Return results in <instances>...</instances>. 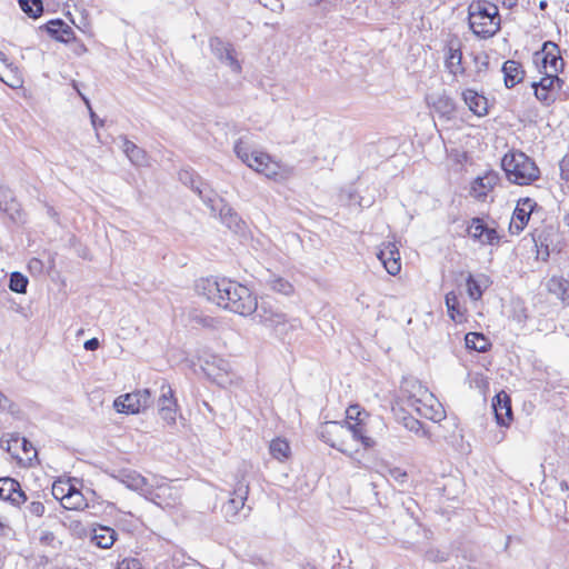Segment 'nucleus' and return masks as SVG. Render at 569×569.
Returning <instances> with one entry per match:
<instances>
[{"label":"nucleus","mask_w":569,"mask_h":569,"mask_svg":"<svg viewBox=\"0 0 569 569\" xmlns=\"http://www.w3.org/2000/svg\"><path fill=\"white\" fill-rule=\"evenodd\" d=\"M197 289L209 301L240 316H250L257 309V298L249 288L228 278L202 279Z\"/></svg>","instance_id":"f257e3e1"},{"label":"nucleus","mask_w":569,"mask_h":569,"mask_svg":"<svg viewBox=\"0 0 569 569\" xmlns=\"http://www.w3.org/2000/svg\"><path fill=\"white\" fill-rule=\"evenodd\" d=\"M180 180L186 184H190L191 189L210 208L213 214L218 211L223 224L234 231L241 230L243 221L240 216L228 203L218 198L216 192L200 177L184 171L180 174Z\"/></svg>","instance_id":"f03ea898"},{"label":"nucleus","mask_w":569,"mask_h":569,"mask_svg":"<svg viewBox=\"0 0 569 569\" xmlns=\"http://www.w3.org/2000/svg\"><path fill=\"white\" fill-rule=\"evenodd\" d=\"M349 435L355 440L360 441L366 449L376 445V441L366 435V430L359 423H351L348 420L345 422L327 421L319 429V437L326 443L345 455L351 456L345 441V438Z\"/></svg>","instance_id":"7ed1b4c3"},{"label":"nucleus","mask_w":569,"mask_h":569,"mask_svg":"<svg viewBox=\"0 0 569 569\" xmlns=\"http://www.w3.org/2000/svg\"><path fill=\"white\" fill-rule=\"evenodd\" d=\"M469 27L473 33L483 39L495 36L500 30L498 7L485 0L469 4Z\"/></svg>","instance_id":"20e7f679"},{"label":"nucleus","mask_w":569,"mask_h":569,"mask_svg":"<svg viewBox=\"0 0 569 569\" xmlns=\"http://www.w3.org/2000/svg\"><path fill=\"white\" fill-rule=\"evenodd\" d=\"M507 179L515 184L528 186L540 177L536 162L519 150L509 151L501 160Z\"/></svg>","instance_id":"39448f33"},{"label":"nucleus","mask_w":569,"mask_h":569,"mask_svg":"<svg viewBox=\"0 0 569 569\" xmlns=\"http://www.w3.org/2000/svg\"><path fill=\"white\" fill-rule=\"evenodd\" d=\"M253 313L261 325L272 329L278 336H284L300 326L297 319H289L277 303L269 299H261L260 303L257 302Z\"/></svg>","instance_id":"423d86ee"},{"label":"nucleus","mask_w":569,"mask_h":569,"mask_svg":"<svg viewBox=\"0 0 569 569\" xmlns=\"http://www.w3.org/2000/svg\"><path fill=\"white\" fill-rule=\"evenodd\" d=\"M144 498L162 509H170L179 503L180 492L163 478L153 477Z\"/></svg>","instance_id":"0eeeda50"},{"label":"nucleus","mask_w":569,"mask_h":569,"mask_svg":"<svg viewBox=\"0 0 569 569\" xmlns=\"http://www.w3.org/2000/svg\"><path fill=\"white\" fill-rule=\"evenodd\" d=\"M152 403V397L149 389L138 390L116 398L114 409L120 413L134 415L149 408Z\"/></svg>","instance_id":"6e6552de"},{"label":"nucleus","mask_w":569,"mask_h":569,"mask_svg":"<svg viewBox=\"0 0 569 569\" xmlns=\"http://www.w3.org/2000/svg\"><path fill=\"white\" fill-rule=\"evenodd\" d=\"M402 396L401 402L405 409L412 410L418 413V408H426L428 398L427 395H432L419 381H406L401 388Z\"/></svg>","instance_id":"1a4fd4ad"},{"label":"nucleus","mask_w":569,"mask_h":569,"mask_svg":"<svg viewBox=\"0 0 569 569\" xmlns=\"http://www.w3.org/2000/svg\"><path fill=\"white\" fill-rule=\"evenodd\" d=\"M248 495L249 485L244 481H239L233 489L232 497L222 506L221 509L228 521L234 522L241 518V511L244 509Z\"/></svg>","instance_id":"9d476101"},{"label":"nucleus","mask_w":569,"mask_h":569,"mask_svg":"<svg viewBox=\"0 0 569 569\" xmlns=\"http://www.w3.org/2000/svg\"><path fill=\"white\" fill-rule=\"evenodd\" d=\"M563 80L556 74H545L538 82H532L536 98L545 106H550L557 99V88L560 89Z\"/></svg>","instance_id":"9b49d317"},{"label":"nucleus","mask_w":569,"mask_h":569,"mask_svg":"<svg viewBox=\"0 0 569 569\" xmlns=\"http://www.w3.org/2000/svg\"><path fill=\"white\" fill-rule=\"evenodd\" d=\"M468 236L482 246H496L500 236L495 228L489 227L482 218L475 217L467 227Z\"/></svg>","instance_id":"f8f14e48"},{"label":"nucleus","mask_w":569,"mask_h":569,"mask_svg":"<svg viewBox=\"0 0 569 569\" xmlns=\"http://www.w3.org/2000/svg\"><path fill=\"white\" fill-rule=\"evenodd\" d=\"M210 48L213 54L232 71L240 72L241 66L236 57V51L230 43L219 38L210 39Z\"/></svg>","instance_id":"ddd939ff"},{"label":"nucleus","mask_w":569,"mask_h":569,"mask_svg":"<svg viewBox=\"0 0 569 569\" xmlns=\"http://www.w3.org/2000/svg\"><path fill=\"white\" fill-rule=\"evenodd\" d=\"M542 58L541 63L542 68L545 70V74H556L558 76V72L563 67V60L559 56V48L553 42H545L541 51Z\"/></svg>","instance_id":"4468645a"},{"label":"nucleus","mask_w":569,"mask_h":569,"mask_svg":"<svg viewBox=\"0 0 569 569\" xmlns=\"http://www.w3.org/2000/svg\"><path fill=\"white\" fill-rule=\"evenodd\" d=\"M0 498L10 501L13 506H20L27 500L20 483L13 478H0Z\"/></svg>","instance_id":"2eb2a0df"},{"label":"nucleus","mask_w":569,"mask_h":569,"mask_svg":"<svg viewBox=\"0 0 569 569\" xmlns=\"http://www.w3.org/2000/svg\"><path fill=\"white\" fill-rule=\"evenodd\" d=\"M377 257L381 261V263L383 264L389 274L396 276L400 272V253L395 243H383Z\"/></svg>","instance_id":"dca6fc26"},{"label":"nucleus","mask_w":569,"mask_h":569,"mask_svg":"<svg viewBox=\"0 0 569 569\" xmlns=\"http://www.w3.org/2000/svg\"><path fill=\"white\" fill-rule=\"evenodd\" d=\"M114 478L128 489L137 491L141 496L146 497L150 480L141 476L139 472L134 470H121L114 476Z\"/></svg>","instance_id":"f3484780"},{"label":"nucleus","mask_w":569,"mask_h":569,"mask_svg":"<svg viewBox=\"0 0 569 569\" xmlns=\"http://www.w3.org/2000/svg\"><path fill=\"white\" fill-rule=\"evenodd\" d=\"M492 409L497 423L505 427L509 426L512 420L511 400L505 391L495 396L492 399Z\"/></svg>","instance_id":"a211bd4d"},{"label":"nucleus","mask_w":569,"mask_h":569,"mask_svg":"<svg viewBox=\"0 0 569 569\" xmlns=\"http://www.w3.org/2000/svg\"><path fill=\"white\" fill-rule=\"evenodd\" d=\"M500 181L498 172L489 171L483 177H478L471 186V194L477 199H483Z\"/></svg>","instance_id":"6ab92c4d"},{"label":"nucleus","mask_w":569,"mask_h":569,"mask_svg":"<svg viewBox=\"0 0 569 569\" xmlns=\"http://www.w3.org/2000/svg\"><path fill=\"white\" fill-rule=\"evenodd\" d=\"M44 28L53 39L63 43H69L76 38L72 28L61 19L50 20Z\"/></svg>","instance_id":"aec40b11"},{"label":"nucleus","mask_w":569,"mask_h":569,"mask_svg":"<svg viewBox=\"0 0 569 569\" xmlns=\"http://www.w3.org/2000/svg\"><path fill=\"white\" fill-rule=\"evenodd\" d=\"M246 164L254 171L266 174L267 177L277 174L276 167L271 162L270 156L261 151H252L251 160L246 162Z\"/></svg>","instance_id":"412c9836"},{"label":"nucleus","mask_w":569,"mask_h":569,"mask_svg":"<svg viewBox=\"0 0 569 569\" xmlns=\"http://www.w3.org/2000/svg\"><path fill=\"white\" fill-rule=\"evenodd\" d=\"M462 98L469 110L476 116L482 117L487 114L488 101L486 97L479 94L475 90L467 89L462 92Z\"/></svg>","instance_id":"4be33fe9"},{"label":"nucleus","mask_w":569,"mask_h":569,"mask_svg":"<svg viewBox=\"0 0 569 569\" xmlns=\"http://www.w3.org/2000/svg\"><path fill=\"white\" fill-rule=\"evenodd\" d=\"M502 72L507 88H513L521 82L525 77V70L521 63L515 60L506 61L502 66Z\"/></svg>","instance_id":"5701e85b"},{"label":"nucleus","mask_w":569,"mask_h":569,"mask_svg":"<svg viewBox=\"0 0 569 569\" xmlns=\"http://www.w3.org/2000/svg\"><path fill=\"white\" fill-rule=\"evenodd\" d=\"M426 397L429 402H427L426 408H418V415L433 422L441 421L446 417L442 405L433 395H427Z\"/></svg>","instance_id":"b1692460"},{"label":"nucleus","mask_w":569,"mask_h":569,"mask_svg":"<svg viewBox=\"0 0 569 569\" xmlns=\"http://www.w3.org/2000/svg\"><path fill=\"white\" fill-rule=\"evenodd\" d=\"M426 397L429 402H427L426 408H418V415L433 422L441 421L446 417L442 405L433 395H427Z\"/></svg>","instance_id":"393cba45"},{"label":"nucleus","mask_w":569,"mask_h":569,"mask_svg":"<svg viewBox=\"0 0 569 569\" xmlns=\"http://www.w3.org/2000/svg\"><path fill=\"white\" fill-rule=\"evenodd\" d=\"M61 503L63 508L69 510H82L88 507L82 492L73 486H68L66 493L61 496Z\"/></svg>","instance_id":"a878e982"},{"label":"nucleus","mask_w":569,"mask_h":569,"mask_svg":"<svg viewBox=\"0 0 569 569\" xmlns=\"http://www.w3.org/2000/svg\"><path fill=\"white\" fill-rule=\"evenodd\" d=\"M446 68L453 76L465 73V68L462 67V52L459 47H455L453 44L448 47Z\"/></svg>","instance_id":"bb28decb"},{"label":"nucleus","mask_w":569,"mask_h":569,"mask_svg":"<svg viewBox=\"0 0 569 569\" xmlns=\"http://www.w3.org/2000/svg\"><path fill=\"white\" fill-rule=\"evenodd\" d=\"M116 531L112 528L100 526L93 529L92 541L102 549L110 548L116 541Z\"/></svg>","instance_id":"cd10ccee"},{"label":"nucleus","mask_w":569,"mask_h":569,"mask_svg":"<svg viewBox=\"0 0 569 569\" xmlns=\"http://www.w3.org/2000/svg\"><path fill=\"white\" fill-rule=\"evenodd\" d=\"M488 287V279L486 276L481 274L478 277H475L472 274H469L467 278V292L470 299L472 300H479L482 295L483 290Z\"/></svg>","instance_id":"c85d7f7f"},{"label":"nucleus","mask_w":569,"mask_h":569,"mask_svg":"<svg viewBox=\"0 0 569 569\" xmlns=\"http://www.w3.org/2000/svg\"><path fill=\"white\" fill-rule=\"evenodd\" d=\"M0 210L6 212L11 219L19 213L20 206L7 188H0Z\"/></svg>","instance_id":"c756f323"},{"label":"nucleus","mask_w":569,"mask_h":569,"mask_svg":"<svg viewBox=\"0 0 569 569\" xmlns=\"http://www.w3.org/2000/svg\"><path fill=\"white\" fill-rule=\"evenodd\" d=\"M548 289L562 302L569 303V281L561 277H552L548 281Z\"/></svg>","instance_id":"7c9ffc66"},{"label":"nucleus","mask_w":569,"mask_h":569,"mask_svg":"<svg viewBox=\"0 0 569 569\" xmlns=\"http://www.w3.org/2000/svg\"><path fill=\"white\" fill-rule=\"evenodd\" d=\"M448 315L457 323L465 321V312L460 307L459 300L453 291L448 292L445 298Z\"/></svg>","instance_id":"2f4dec72"},{"label":"nucleus","mask_w":569,"mask_h":569,"mask_svg":"<svg viewBox=\"0 0 569 569\" xmlns=\"http://www.w3.org/2000/svg\"><path fill=\"white\" fill-rule=\"evenodd\" d=\"M122 150L133 164L141 166L146 162V152L127 138L122 139Z\"/></svg>","instance_id":"473e14b6"},{"label":"nucleus","mask_w":569,"mask_h":569,"mask_svg":"<svg viewBox=\"0 0 569 569\" xmlns=\"http://www.w3.org/2000/svg\"><path fill=\"white\" fill-rule=\"evenodd\" d=\"M466 347L479 352H486L490 348V341L480 332H468L465 337Z\"/></svg>","instance_id":"72a5a7b5"},{"label":"nucleus","mask_w":569,"mask_h":569,"mask_svg":"<svg viewBox=\"0 0 569 569\" xmlns=\"http://www.w3.org/2000/svg\"><path fill=\"white\" fill-rule=\"evenodd\" d=\"M530 216L531 214L528 211H525V209L516 207L509 224L510 232L512 234H519L527 226Z\"/></svg>","instance_id":"f704fd0d"},{"label":"nucleus","mask_w":569,"mask_h":569,"mask_svg":"<svg viewBox=\"0 0 569 569\" xmlns=\"http://www.w3.org/2000/svg\"><path fill=\"white\" fill-rule=\"evenodd\" d=\"M269 450L274 459L283 461L289 457L290 446L284 439L277 438L270 442Z\"/></svg>","instance_id":"c9c22d12"},{"label":"nucleus","mask_w":569,"mask_h":569,"mask_svg":"<svg viewBox=\"0 0 569 569\" xmlns=\"http://www.w3.org/2000/svg\"><path fill=\"white\" fill-rule=\"evenodd\" d=\"M267 283L271 290L278 293L289 296L293 292V286L288 280L281 277L272 274L267 280Z\"/></svg>","instance_id":"e433bc0d"},{"label":"nucleus","mask_w":569,"mask_h":569,"mask_svg":"<svg viewBox=\"0 0 569 569\" xmlns=\"http://www.w3.org/2000/svg\"><path fill=\"white\" fill-rule=\"evenodd\" d=\"M20 9L30 18L37 19L43 12L42 0H19Z\"/></svg>","instance_id":"4c0bfd02"},{"label":"nucleus","mask_w":569,"mask_h":569,"mask_svg":"<svg viewBox=\"0 0 569 569\" xmlns=\"http://www.w3.org/2000/svg\"><path fill=\"white\" fill-rule=\"evenodd\" d=\"M431 104L441 116H450L455 110V103L452 99L445 94L438 96L436 99H433Z\"/></svg>","instance_id":"58836bf2"},{"label":"nucleus","mask_w":569,"mask_h":569,"mask_svg":"<svg viewBox=\"0 0 569 569\" xmlns=\"http://www.w3.org/2000/svg\"><path fill=\"white\" fill-rule=\"evenodd\" d=\"M28 278L21 272L14 271L10 274L9 289L17 293H26L28 287Z\"/></svg>","instance_id":"ea45409f"},{"label":"nucleus","mask_w":569,"mask_h":569,"mask_svg":"<svg viewBox=\"0 0 569 569\" xmlns=\"http://www.w3.org/2000/svg\"><path fill=\"white\" fill-rule=\"evenodd\" d=\"M177 407L173 391L168 383H162L161 395L158 399V409Z\"/></svg>","instance_id":"a19ab883"},{"label":"nucleus","mask_w":569,"mask_h":569,"mask_svg":"<svg viewBox=\"0 0 569 569\" xmlns=\"http://www.w3.org/2000/svg\"><path fill=\"white\" fill-rule=\"evenodd\" d=\"M403 426L411 432L425 438H430L429 431L423 427V425L415 419L413 417H403L402 419Z\"/></svg>","instance_id":"79ce46f5"},{"label":"nucleus","mask_w":569,"mask_h":569,"mask_svg":"<svg viewBox=\"0 0 569 569\" xmlns=\"http://www.w3.org/2000/svg\"><path fill=\"white\" fill-rule=\"evenodd\" d=\"M19 442L20 437L18 433H9L0 439V447L7 452H9L12 457L18 458L16 448L19 445Z\"/></svg>","instance_id":"37998d69"},{"label":"nucleus","mask_w":569,"mask_h":569,"mask_svg":"<svg viewBox=\"0 0 569 569\" xmlns=\"http://www.w3.org/2000/svg\"><path fill=\"white\" fill-rule=\"evenodd\" d=\"M234 153L237 157L243 162H249L251 160V150L250 147L243 139H239L233 147Z\"/></svg>","instance_id":"c03bdc74"},{"label":"nucleus","mask_w":569,"mask_h":569,"mask_svg":"<svg viewBox=\"0 0 569 569\" xmlns=\"http://www.w3.org/2000/svg\"><path fill=\"white\" fill-rule=\"evenodd\" d=\"M0 398H1L0 399V410L1 411H7L8 413H10L13 417H19L20 416L21 411H20V408H19V406L17 403L11 401L3 393H1Z\"/></svg>","instance_id":"a18cd8bd"},{"label":"nucleus","mask_w":569,"mask_h":569,"mask_svg":"<svg viewBox=\"0 0 569 569\" xmlns=\"http://www.w3.org/2000/svg\"><path fill=\"white\" fill-rule=\"evenodd\" d=\"M346 413H347L348 420H356L355 423H359L361 426V428L365 430L362 416L367 417L368 415H367V412L361 410L360 406H358V405L350 406L347 409Z\"/></svg>","instance_id":"49530a36"},{"label":"nucleus","mask_w":569,"mask_h":569,"mask_svg":"<svg viewBox=\"0 0 569 569\" xmlns=\"http://www.w3.org/2000/svg\"><path fill=\"white\" fill-rule=\"evenodd\" d=\"M159 416L163 421L168 425H173L176 422V407L173 408H162L158 409Z\"/></svg>","instance_id":"de8ad7c7"},{"label":"nucleus","mask_w":569,"mask_h":569,"mask_svg":"<svg viewBox=\"0 0 569 569\" xmlns=\"http://www.w3.org/2000/svg\"><path fill=\"white\" fill-rule=\"evenodd\" d=\"M427 559L432 562H445L448 560V553L440 550H429L426 555Z\"/></svg>","instance_id":"09e8293b"},{"label":"nucleus","mask_w":569,"mask_h":569,"mask_svg":"<svg viewBox=\"0 0 569 569\" xmlns=\"http://www.w3.org/2000/svg\"><path fill=\"white\" fill-rule=\"evenodd\" d=\"M27 510L31 516L41 517L44 513V505L40 501H32L27 506Z\"/></svg>","instance_id":"8fccbe9b"},{"label":"nucleus","mask_w":569,"mask_h":569,"mask_svg":"<svg viewBox=\"0 0 569 569\" xmlns=\"http://www.w3.org/2000/svg\"><path fill=\"white\" fill-rule=\"evenodd\" d=\"M389 476L397 482L403 483L407 479V472L401 468L395 467L389 469Z\"/></svg>","instance_id":"3c124183"},{"label":"nucleus","mask_w":569,"mask_h":569,"mask_svg":"<svg viewBox=\"0 0 569 569\" xmlns=\"http://www.w3.org/2000/svg\"><path fill=\"white\" fill-rule=\"evenodd\" d=\"M517 207L525 209V211H528L531 214L533 209L537 207V202L531 198H521L519 199Z\"/></svg>","instance_id":"603ef678"},{"label":"nucleus","mask_w":569,"mask_h":569,"mask_svg":"<svg viewBox=\"0 0 569 569\" xmlns=\"http://www.w3.org/2000/svg\"><path fill=\"white\" fill-rule=\"evenodd\" d=\"M68 486H72L68 482H58L52 486V495L56 499L61 500V496L66 493Z\"/></svg>","instance_id":"864d4df0"},{"label":"nucleus","mask_w":569,"mask_h":569,"mask_svg":"<svg viewBox=\"0 0 569 569\" xmlns=\"http://www.w3.org/2000/svg\"><path fill=\"white\" fill-rule=\"evenodd\" d=\"M54 539L56 537L51 531H42L39 538L42 545H51Z\"/></svg>","instance_id":"5fc2aeb1"},{"label":"nucleus","mask_w":569,"mask_h":569,"mask_svg":"<svg viewBox=\"0 0 569 569\" xmlns=\"http://www.w3.org/2000/svg\"><path fill=\"white\" fill-rule=\"evenodd\" d=\"M19 445L21 446V449L23 450V452H24L26 455H28V453H29V452H31V451H33V455H34V456L37 455L36 450L33 449L32 443H31L28 439H26V438H20V442H19Z\"/></svg>","instance_id":"6e6d98bb"},{"label":"nucleus","mask_w":569,"mask_h":569,"mask_svg":"<svg viewBox=\"0 0 569 569\" xmlns=\"http://www.w3.org/2000/svg\"><path fill=\"white\" fill-rule=\"evenodd\" d=\"M260 1L264 7H269L273 11L283 8V4L280 2V0H260Z\"/></svg>","instance_id":"4d7b16f0"},{"label":"nucleus","mask_w":569,"mask_h":569,"mask_svg":"<svg viewBox=\"0 0 569 569\" xmlns=\"http://www.w3.org/2000/svg\"><path fill=\"white\" fill-rule=\"evenodd\" d=\"M100 346V342L97 338H91L89 340H87L83 345L84 349L88 350V351H93V350H97Z\"/></svg>","instance_id":"13d9d810"},{"label":"nucleus","mask_w":569,"mask_h":569,"mask_svg":"<svg viewBox=\"0 0 569 569\" xmlns=\"http://www.w3.org/2000/svg\"><path fill=\"white\" fill-rule=\"evenodd\" d=\"M123 569H140V565L137 560H132L130 562L122 561Z\"/></svg>","instance_id":"bf43d9fd"},{"label":"nucleus","mask_w":569,"mask_h":569,"mask_svg":"<svg viewBox=\"0 0 569 569\" xmlns=\"http://www.w3.org/2000/svg\"><path fill=\"white\" fill-rule=\"evenodd\" d=\"M503 4L507 7V8H512L513 6L517 4V0H505L503 1Z\"/></svg>","instance_id":"052dcab7"},{"label":"nucleus","mask_w":569,"mask_h":569,"mask_svg":"<svg viewBox=\"0 0 569 569\" xmlns=\"http://www.w3.org/2000/svg\"><path fill=\"white\" fill-rule=\"evenodd\" d=\"M218 361H219V369L226 371L227 367H228V363L224 360H222V359H219Z\"/></svg>","instance_id":"680f3d73"},{"label":"nucleus","mask_w":569,"mask_h":569,"mask_svg":"<svg viewBox=\"0 0 569 569\" xmlns=\"http://www.w3.org/2000/svg\"><path fill=\"white\" fill-rule=\"evenodd\" d=\"M90 117H91V121H92L93 127H96L97 117H96V113L92 110L90 111Z\"/></svg>","instance_id":"e2e57ef3"},{"label":"nucleus","mask_w":569,"mask_h":569,"mask_svg":"<svg viewBox=\"0 0 569 569\" xmlns=\"http://www.w3.org/2000/svg\"><path fill=\"white\" fill-rule=\"evenodd\" d=\"M0 61H2L3 63H7V61H8L7 56L1 51H0Z\"/></svg>","instance_id":"0e129e2a"},{"label":"nucleus","mask_w":569,"mask_h":569,"mask_svg":"<svg viewBox=\"0 0 569 569\" xmlns=\"http://www.w3.org/2000/svg\"><path fill=\"white\" fill-rule=\"evenodd\" d=\"M48 214L51 216V217L56 216V211L53 210L52 207H48Z\"/></svg>","instance_id":"69168bd1"},{"label":"nucleus","mask_w":569,"mask_h":569,"mask_svg":"<svg viewBox=\"0 0 569 569\" xmlns=\"http://www.w3.org/2000/svg\"><path fill=\"white\" fill-rule=\"evenodd\" d=\"M3 530H4V525L3 522L0 520V535L3 533Z\"/></svg>","instance_id":"338daca9"},{"label":"nucleus","mask_w":569,"mask_h":569,"mask_svg":"<svg viewBox=\"0 0 569 569\" xmlns=\"http://www.w3.org/2000/svg\"><path fill=\"white\" fill-rule=\"evenodd\" d=\"M539 7H540L541 9H545V8L547 7V2H546V1H540Z\"/></svg>","instance_id":"774afa93"}]
</instances>
